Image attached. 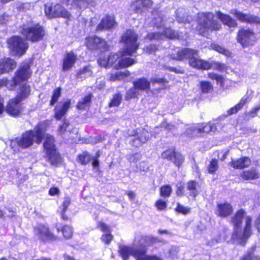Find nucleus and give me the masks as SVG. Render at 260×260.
Segmentation results:
<instances>
[{
	"mask_svg": "<svg viewBox=\"0 0 260 260\" xmlns=\"http://www.w3.org/2000/svg\"><path fill=\"white\" fill-rule=\"evenodd\" d=\"M31 75L29 66L28 63H22L15 73L12 80L4 79L1 81V85H5L8 88L12 90L14 87L22 81L28 80Z\"/></svg>",
	"mask_w": 260,
	"mask_h": 260,
	"instance_id": "nucleus-6",
	"label": "nucleus"
},
{
	"mask_svg": "<svg viewBox=\"0 0 260 260\" xmlns=\"http://www.w3.org/2000/svg\"><path fill=\"white\" fill-rule=\"evenodd\" d=\"M178 252V248L177 247H172L169 250V256L174 258L177 256Z\"/></svg>",
	"mask_w": 260,
	"mask_h": 260,
	"instance_id": "nucleus-63",
	"label": "nucleus"
},
{
	"mask_svg": "<svg viewBox=\"0 0 260 260\" xmlns=\"http://www.w3.org/2000/svg\"><path fill=\"white\" fill-rule=\"evenodd\" d=\"M134 86L139 91H147L150 89V82L146 78H142L137 79L133 82Z\"/></svg>",
	"mask_w": 260,
	"mask_h": 260,
	"instance_id": "nucleus-27",
	"label": "nucleus"
},
{
	"mask_svg": "<svg viewBox=\"0 0 260 260\" xmlns=\"http://www.w3.org/2000/svg\"><path fill=\"white\" fill-rule=\"evenodd\" d=\"M170 57L173 59L179 61L183 60L184 59H188L190 66L203 70L213 69L219 71H223L227 68L226 64L219 61H214L210 62L199 58L198 51L189 48L178 49L176 53L171 54Z\"/></svg>",
	"mask_w": 260,
	"mask_h": 260,
	"instance_id": "nucleus-1",
	"label": "nucleus"
},
{
	"mask_svg": "<svg viewBox=\"0 0 260 260\" xmlns=\"http://www.w3.org/2000/svg\"><path fill=\"white\" fill-rule=\"evenodd\" d=\"M99 41L100 38L96 36H92L86 39L85 44L89 49L93 50L96 49Z\"/></svg>",
	"mask_w": 260,
	"mask_h": 260,
	"instance_id": "nucleus-36",
	"label": "nucleus"
},
{
	"mask_svg": "<svg viewBox=\"0 0 260 260\" xmlns=\"http://www.w3.org/2000/svg\"><path fill=\"white\" fill-rule=\"evenodd\" d=\"M144 50L146 52L151 54L157 50V47L155 45L150 44L145 47Z\"/></svg>",
	"mask_w": 260,
	"mask_h": 260,
	"instance_id": "nucleus-62",
	"label": "nucleus"
},
{
	"mask_svg": "<svg viewBox=\"0 0 260 260\" xmlns=\"http://www.w3.org/2000/svg\"><path fill=\"white\" fill-rule=\"evenodd\" d=\"M197 22V30L202 35H204L209 29L217 30L221 27V24L217 20L216 17L211 12L199 13Z\"/></svg>",
	"mask_w": 260,
	"mask_h": 260,
	"instance_id": "nucleus-5",
	"label": "nucleus"
},
{
	"mask_svg": "<svg viewBox=\"0 0 260 260\" xmlns=\"http://www.w3.org/2000/svg\"><path fill=\"white\" fill-rule=\"evenodd\" d=\"M92 74L91 67L90 66H86L82 69H81L77 74V77L79 78H85L87 76H90Z\"/></svg>",
	"mask_w": 260,
	"mask_h": 260,
	"instance_id": "nucleus-42",
	"label": "nucleus"
},
{
	"mask_svg": "<svg viewBox=\"0 0 260 260\" xmlns=\"http://www.w3.org/2000/svg\"><path fill=\"white\" fill-rule=\"evenodd\" d=\"M245 211L239 210L232 218V222L234 226L232 239L240 244L244 245L251 234V218L244 217Z\"/></svg>",
	"mask_w": 260,
	"mask_h": 260,
	"instance_id": "nucleus-2",
	"label": "nucleus"
},
{
	"mask_svg": "<svg viewBox=\"0 0 260 260\" xmlns=\"http://www.w3.org/2000/svg\"><path fill=\"white\" fill-rule=\"evenodd\" d=\"M96 49L107 50L108 49V45L104 40L100 38V41L98 44Z\"/></svg>",
	"mask_w": 260,
	"mask_h": 260,
	"instance_id": "nucleus-59",
	"label": "nucleus"
},
{
	"mask_svg": "<svg viewBox=\"0 0 260 260\" xmlns=\"http://www.w3.org/2000/svg\"><path fill=\"white\" fill-rule=\"evenodd\" d=\"M45 13L49 18L63 17L69 19L71 16L70 12L58 4L49 6L46 5Z\"/></svg>",
	"mask_w": 260,
	"mask_h": 260,
	"instance_id": "nucleus-11",
	"label": "nucleus"
},
{
	"mask_svg": "<svg viewBox=\"0 0 260 260\" xmlns=\"http://www.w3.org/2000/svg\"><path fill=\"white\" fill-rule=\"evenodd\" d=\"M154 25L157 27H160L165 24L166 17L158 16L157 17H154Z\"/></svg>",
	"mask_w": 260,
	"mask_h": 260,
	"instance_id": "nucleus-56",
	"label": "nucleus"
},
{
	"mask_svg": "<svg viewBox=\"0 0 260 260\" xmlns=\"http://www.w3.org/2000/svg\"><path fill=\"white\" fill-rule=\"evenodd\" d=\"M77 59V56L72 51L67 53L64 56L62 63L63 71L71 70Z\"/></svg>",
	"mask_w": 260,
	"mask_h": 260,
	"instance_id": "nucleus-22",
	"label": "nucleus"
},
{
	"mask_svg": "<svg viewBox=\"0 0 260 260\" xmlns=\"http://www.w3.org/2000/svg\"><path fill=\"white\" fill-rule=\"evenodd\" d=\"M48 123L43 121L39 123L34 130L25 132L21 137L17 138L16 141H12L11 146L12 147L15 143L22 148H28L33 145L34 143L40 144L42 142L44 132L46 131Z\"/></svg>",
	"mask_w": 260,
	"mask_h": 260,
	"instance_id": "nucleus-4",
	"label": "nucleus"
},
{
	"mask_svg": "<svg viewBox=\"0 0 260 260\" xmlns=\"http://www.w3.org/2000/svg\"><path fill=\"white\" fill-rule=\"evenodd\" d=\"M118 251L123 260H128L129 255L133 256L136 260H162L155 255L147 254V246L141 240H135L131 247L120 245Z\"/></svg>",
	"mask_w": 260,
	"mask_h": 260,
	"instance_id": "nucleus-3",
	"label": "nucleus"
},
{
	"mask_svg": "<svg viewBox=\"0 0 260 260\" xmlns=\"http://www.w3.org/2000/svg\"><path fill=\"white\" fill-rule=\"evenodd\" d=\"M155 206L159 210H162L166 208V202L162 200H159L155 203Z\"/></svg>",
	"mask_w": 260,
	"mask_h": 260,
	"instance_id": "nucleus-61",
	"label": "nucleus"
},
{
	"mask_svg": "<svg viewBox=\"0 0 260 260\" xmlns=\"http://www.w3.org/2000/svg\"><path fill=\"white\" fill-rule=\"evenodd\" d=\"M120 52L119 53L112 54L111 53L109 56H108V59L109 61V65L110 67L112 66H115L116 64V61L118 60H120Z\"/></svg>",
	"mask_w": 260,
	"mask_h": 260,
	"instance_id": "nucleus-47",
	"label": "nucleus"
},
{
	"mask_svg": "<svg viewBox=\"0 0 260 260\" xmlns=\"http://www.w3.org/2000/svg\"><path fill=\"white\" fill-rule=\"evenodd\" d=\"M71 100H67L64 101L61 106L58 105L54 109V117L57 120H60L66 114L70 109Z\"/></svg>",
	"mask_w": 260,
	"mask_h": 260,
	"instance_id": "nucleus-20",
	"label": "nucleus"
},
{
	"mask_svg": "<svg viewBox=\"0 0 260 260\" xmlns=\"http://www.w3.org/2000/svg\"><path fill=\"white\" fill-rule=\"evenodd\" d=\"M141 157L142 155L140 153H131L127 155V159L130 163L136 164Z\"/></svg>",
	"mask_w": 260,
	"mask_h": 260,
	"instance_id": "nucleus-49",
	"label": "nucleus"
},
{
	"mask_svg": "<svg viewBox=\"0 0 260 260\" xmlns=\"http://www.w3.org/2000/svg\"><path fill=\"white\" fill-rule=\"evenodd\" d=\"M175 152H176L173 149H168L162 153L161 157L164 159H167L172 161L173 160Z\"/></svg>",
	"mask_w": 260,
	"mask_h": 260,
	"instance_id": "nucleus-52",
	"label": "nucleus"
},
{
	"mask_svg": "<svg viewBox=\"0 0 260 260\" xmlns=\"http://www.w3.org/2000/svg\"><path fill=\"white\" fill-rule=\"evenodd\" d=\"M120 59L118 61L117 63L115 64L114 68L118 69L119 68H127L136 62V61L135 59L129 57H125V55H128L126 52H123V50L120 52Z\"/></svg>",
	"mask_w": 260,
	"mask_h": 260,
	"instance_id": "nucleus-21",
	"label": "nucleus"
},
{
	"mask_svg": "<svg viewBox=\"0 0 260 260\" xmlns=\"http://www.w3.org/2000/svg\"><path fill=\"white\" fill-rule=\"evenodd\" d=\"M176 211L179 213L187 214L190 213V208L184 206L180 204H178L176 208Z\"/></svg>",
	"mask_w": 260,
	"mask_h": 260,
	"instance_id": "nucleus-58",
	"label": "nucleus"
},
{
	"mask_svg": "<svg viewBox=\"0 0 260 260\" xmlns=\"http://www.w3.org/2000/svg\"><path fill=\"white\" fill-rule=\"evenodd\" d=\"M240 260H260V257L254 254L253 249H251L248 251L246 254L243 255Z\"/></svg>",
	"mask_w": 260,
	"mask_h": 260,
	"instance_id": "nucleus-46",
	"label": "nucleus"
},
{
	"mask_svg": "<svg viewBox=\"0 0 260 260\" xmlns=\"http://www.w3.org/2000/svg\"><path fill=\"white\" fill-rule=\"evenodd\" d=\"M91 157L87 152H83L78 155V161L82 165H86L91 159Z\"/></svg>",
	"mask_w": 260,
	"mask_h": 260,
	"instance_id": "nucleus-40",
	"label": "nucleus"
},
{
	"mask_svg": "<svg viewBox=\"0 0 260 260\" xmlns=\"http://www.w3.org/2000/svg\"><path fill=\"white\" fill-rule=\"evenodd\" d=\"M197 183L193 180L188 181L186 184V188L189 191L190 196L196 197L198 194V191L197 189Z\"/></svg>",
	"mask_w": 260,
	"mask_h": 260,
	"instance_id": "nucleus-37",
	"label": "nucleus"
},
{
	"mask_svg": "<svg viewBox=\"0 0 260 260\" xmlns=\"http://www.w3.org/2000/svg\"><path fill=\"white\" fill-rule=\"evenodd\" d=\"M231 13L234 15L240 21L249 23H260V17L256 16L244 14L237 10H232Z\"/></svg>",
	"mask_w": 260,
	"mask_h": 260,
	"instance_id": "nucleus-16",
	"label": "nucleus"
},
{
	"mask_svg": "<svg viewBox=\"0 0 260 260\" xmlns=\"http://www.w3.org/2000/svg\"><path fill=\"white\" fill-rule=\"evenodd\" d=\"M19 103L20 101L16 98L11 100L7 107V112L13 116H18L21 111Z\"/></svg>",
	"mask_w": 260,
	"mask_h": 260,
	"instance_id": "nucleus-24",
	"label": "nucleus"
},
{
	"mask_svg": "<svg viewBox=\"0 0 260 260\" xmlns=\"http://www.w3.org/2000/svg\"><path fill=\"white\" fill-rule=\"evenodd\" d=\"M217 17L224 24L230 27H235L237 25L236 21L229 15L224 14L219 12L217 13Z\"/></svg>",
	"mask_w": 260,
	"mask_h": 260,
	"instance_id": "nucleus-28",
	"label": "nucleus"
},
{
	"mask_svg": "<svg viewBox=\"0 0 260 260\" xmlns=\"http://www.w3.org/2000/svg\"><path fill=\"white\" fill-rule=\"evenodd\" d=\"M172 161H173L175 166L179 167L184 161V157L180 153L175 152Z\"/></svg>",
	"mask_w": 260,
	"mask_h": 260,
	"instance_id": "nucleus-50",
	"label": "nucleus"
},
{
	"mask_svg": "<svg viewBox=\"0 0 260 260\" xmlns=\"http://www.w3.org/2000/svg\"><path fill=\"white\" fill-rule=\"evenodd\" d=\"M62 3L71 9L84 10L88 6H94L95 3L94 0H61Z\"/></svg>",
	"mask_w": 260,
	"mask_h": 260,
	"instance_id": "nucleus-14",
	"label": "nucleus"
},
{
	"mask_svg": "<svg viewBox=\"0 0 260 260\" xmlns=\"http://www.w3.org/2000/svg\"><path fill=\"white\" fill-rule=\"evenodd\" d=\"M30 90L29 86L27 85L24 84L20 89L17 97L16 98L20 102L26 98L30 94Z\"/></svg>",
	"mask_w": 260,
	"mask_h": 260,
	"instance_id": "nucleus-33",
	"label": "nucleus"
},
{
	"mask_svg": "<svg viewBox=\"0 0 260 260\" xmlns=\"http://www.w3.org/2000/svg\"><path fill=\"white\" fill-rule=\"evenodd\" d=\"M127 135L129 137H134L131 140L130 144L135 147L141 146L149 139V134L145 129H128Z\"/></svg>",
	"mask_w": 260,
	"mask_h": 260,
	"instance_id": "nucleus-10",
	"label": "nucleus"
},
{
	"mask_svg": "<svg viewBox=\"0 0 260 260\" xmlns=\"http://www.w3.org/2000/svg\"><path fill=\"white\" fill-rule=\"evenodd\" d=\"M57 133L59 135L62 136H65L69 133L70 138L73 139L75 138L74 136L78 134V130L76 127H73L68 120L65 119L63 120V123L59 125Z\"/></svg>",
	"mask_w": 260,
	"mask_h": 260,
	"instance_id": "nucleus-15",
	"label": "nucleus"
},
{
	"mask_svg": "<svg viewBox=\"0 0 260 260\" xmlns=\"http://www.w3.org/2000/svg\"><path fill=\"white\" fill-rule=\"evenodd\" d=\"M8 47L12 53L22 55L28 48L26 41L19 36H13L7 41Z\"/></svg>",
	"mask_w": 260,
	"mask_h": 260,
	"instance_id": "nucleus-9",
	"label": "nucleus"
},
{
	"mask_svg": "<svg viewBox=\"0 0 260 260\" xmlns=\"http://www.w3.org/2000/svg\"><path fill=\"white\" fill-rule=\"evenodd\" d=\"M233 207L231 204L224 203L218 204L216 207V213L221 217H225L233 212Z\"/></svg>",
	"mask_w": 260,
	"mask_h": 260,
	"instance_id": "nucleus-23",
	"label": "nucleus"
},
{
	"mask_svg": "<svg viewBox=\"0 0 260 260\" xmlns=\"http://www.w3.org/2000/svg\"><path fill=\"white\" fill-rule=\"evenodd\" d=\"M208 76L211 79L216 80L217 84L222 85L223 83L224 78L221 75H217L214 73H208Z\"/></svg>",
	"mask_w": 260,
	"mask_h": 260,
	"instance_id": "nucleus-53",
	"label": "nucleus"
},
{
	"mask_svg": "<svg viewBox=\"0 0 260 260\" xmlns=\"http://www.w3.org/2000/svg\"><path fill=\"white\" fill-rule=\"evenodd\" d=\"M142 3V0H136L132 3L131 8L136 13L141 12L143 8Z\"/></svg>",
	"mask_w": 260,
	"mask_h": 260,
	"instance_id": "nucleus-48",
	"label": "nucleus"
},
{
	"mask_svg": "<svg viewBox=\"0 0 260 260\" xmlns=\"http://www.w3.org/2000/svg\"><path fill=\"white\" fill-rule=\"evenodd\" d=\"M237 40L243 46H246L254 42L256 37L251 30L242 29L238 32Z\"/></svg>",
	"mask_w": 260,
	"mask_h": 260,
	"instance_id": "nucleus-13",
	"label": "nucleus"
},
{
	"mask_svg": "<svg viewBox=\"0 0 260 260\" xmlns=\"http://www.w3.org/2000/svg\"><path fill=\"white\" fill-rule=\"evenodd\" d=\"M241 177L245 180L256 179L259 178V173L255 169L244 171Z\"/></svg>",
	"mask_w": 260,
	"mask_h": 260,
	"instance_id": "nucleus-34",
	"label": "nucleus"
},
{
	"mask_svg": "<svg viewBox=\"0 0 260 260\" xmlns=\"http://www.w3.org/2000/svg\"><path fill=\"white\" fill-rule=\"evenodd\" d=\"M172 192V188L169 185H165L160 188V194L163 197H168Z\"/></svg>",
	"mask_w": 260,
	"mask_h": 260,
	"instance_id": "nucleus-57",
	"label": "nucleus"
},
{
	"mask_svg": "<svg viewBox=\"0 0 260 260\" xmlns=\"http://www.w3.org/2000/svg\"><path fill=\"white\" fill-rule=\"evenodd\" d=\"M19 31L27 40L32 42H37L42 40L45 35V30L39 24L23 25Z\"/></svg>",
	"mask_w": 260,
	"mask_h": 260,
	"instance_id": "nucleus-7",
	"label": "nucleus"
},
{
	"mask_svg": "<svg viewBox=\"0 0 260 260\" xmlns=\"http://www.w3.org/2000/svg\"><path fill=\"white\" fill-rule=\"evenodd\" d=\"M130 75V72L128 71L125 72H117L113 75H111L110 77V80L111 81H115L116 80H121L124 78Z\"/></svg>",
	"mask_w": 260,
	"mask_h": 260,
	"instance_id": "nucleus-39",
	"label": "nucleus"
},
{
	"mask_svg": "<svg viewBox=\"0 0 260 260\" xmlns=\"http://www.w3.org/2000/svg\"><path fill=\"white\" fill-rule=\"evenodd\" d=\"M16 66V62L9 57L0 59V75L12 71Z\"/></svg>",
	"mask_w": 260,
	"mask_h": 260,
	"instance_id": "nucleus-19",
	"label": "nucleus"
},
{
	"mask_svg": "<svg viewBox=\"0 0 260 260\" xmlns=\"http://www.w3.org/2000/svg\"><path fill=\"white\" fill-rule=\"evenodd\" d=\"M249 100L248 96H244L241 100L240 102L234 107L231 108L229 111L228 113L232 115L237 113Z\"/></svg>",
	"mask_w": 260,
	"mask_h": 260,
	"instance_id": "nucleus-32",
	"label": "nucleus"
},
{
	"mask_svg": "<svg viewBox=\"0 0 260 260\" xmlns=\"http://www.w3.org/2000/svg\"><path fill=\"white\" fill-rule=\"evenodd\" d=\"M117 26L115 18L112 16L107 15L103 18L100 23L97 26V31L104 30H110L114 28Z\"/></svg>",
	"mask_w": 260,
	"mask_h": 260,
	"instance_id": "nucleus-17",
	"label": "nucleus"
},
{
	"mask_svg": "<svg viewBox=\"0 0 260 260\" xmlns=\"http://www.w3.org/2000/svg\"><path fill=\"white\" fill-rule=\"evenodd\" d=\"M112 236L110 234L107 233L102 237V240L106 244H109L112 240Z\"/></svg>",
	"mask_w": 260,
	"mask_h": 260,
	"instance_id": "nucleus-64",
	"label": "nucleus"
},
{
	"mask_svg": "<svg viewBox=\"0 0 260 260\" xmlns=\"http://www.w3.org/2000/svg\"><path fill=\"white\" fill-rule=\"evenodd\" d=\"M187 12L185 9L183 8H179L176 10V19L179 23L186 22L190 23L191 17L187 16Z\"/></svg>",
	"mask_w": 260,
	"mask_h": 260,
	"instance_id": "nucleus-29",
	"label": "nucleus"
},
{
	"mask_svg": "<svg viewBox=\"0 0 260 260\" xmlns=\"http://www.w3.org/2000/svg\"><path fill=\"white\" fill-rule=\"evenodd\" d=\"M249 100L248 96H244L241 100L240 102L234 107L231 108L229 111L228 113L232 115L237 113Z\"/></svg>",
	"mask_w": 260,
	"mask_h": 260,
	"instance_id": "nucleus-31",
	"label": "nucleus"
},
{
	"mask_svg": "<svg viewBox=\"0 0 260 260\" xmlns=\"http://www.w3.org/2000/svg\"><path fill=\"white\" fill-rule=\"evenodd\" d=\"M140 94V92L135 86L129 89L126 93L125 99L126 100H129L133 98H136Z\"/></svg>",
	"mask_w": 260,
	"mask_h": 260,
	"instance_id": "nucleus-43",
	"label": "nucleus"
},
{
	"mask_svg": "<svg viewBox=\"0 0 260 260\" xmlns=\"http://www.w3.org/2000/svg\"><path fill=\"white\" fill-rule=\"evenodd\" d=\"M251 164V160L248 157H243L237 159H232L229 165L236 169H243L249 167Z\"/></svg>",
	"mask_w": 260,
	"mask_h": 260,
	"instance_id": "nucleus-25",
	"label": "nucleus"
},
{
	"mask_svg": "<svg viewBox=\"0 0 260 260\" xmlns=\"http://www.w3.org/2000/svg\"><path fill=\"white\" fill-rule=\"evenodd\" d=\"M62 234L66 239H70L73 235L72 228L68 225H65L62 229Z\"/></svg>",
	"mask_w": 260,
	"mask_h": 260,
	"instance_id": "nucleus-55",
	"label": "nucleus"
},
{
	"mask_svg": "<svg viewBox=\"0 0 260 260\" xmlns=\"http://www.w3.org/2000/svg\"><path fill=\"white\" fill-rule=\"evenodd\" d=\"M166 37L170 39L178 38L180 39L181 38L177 32L170 28H165L162 33L160 32L149 33L145 38L152 40L162 39Z\"/></svg>",
	"mask_w": 260,
	"mask_h": 260,
	"instance_id": "nucleus-12",
	"label": "nucleus"
},
{
	"mask_svg": "<svg viewBox=\"0 0 260 260\" xmlns=\"http://www.w3.org/2000/svg\"><path fill=\"white\" fill-rule=\"evenodd\" d=\"M61 95V88L58 87L56 88L54 91L52 96L51 100L50 101V105H53L55 103L57 102L58 98Z\"/></svg>",
	"mask_w": 260,
	"mask_h": 260,
	"instance_id": "nucleus-54",
	"label": "nucleus"
},
{
	"mask_svg": "<svg viewBox=\"0 0 260 260\" xmlns=\"http://www.w3.org/2000/svg\"><path fill=\"white\" fill-rule=\"evenodd\" d=\"M45 138V140L44 143V148L46 151V152H52L53 150H56L55 146L54 144V139L53 136L45 134L44 132V136L43 139Z\"/></svg>",
	"mask_w": 260,
	"mask_h": 260,
	"instance_id": "nucleus-26",
	"label": "nucleus"
},
{
	"mask_svg": "<svg viewBox=\"0 0 260 260\" xmlns=\"http://www.w3.org/2000/svg\"><path fill=\"white\" fill-rule=\"evenodd\" d=\"M202 125L194 124L187 128L186 134L191 137H200L202 135Z\"/></svg>",
	"mask_w": 260,
	"mask_h": 260,
	"instance_id": "nucleus-30",
	"label": "nucleus"
},
{
	"mask_svg": "<svg viewBox=\"0 0 260 260\" xmlns=\"http://www.w3.org/2000/svg\"><path fill=\"white\" fill-rule=\"evenodd\" d=\"M211 48L217 52L222 54L226 56H230L231 54V52L224 48L223 47H222L218 44H212L210 46Z\"/></svg>",
	"mask_w": 260,
	"mask_h": 260,
	"instance_id": "nucleus-38",
	"label": "nucleus"
},
{
	"mask_svg": "<svg viewBox=\"0 0 260 260\" xmlns=\"http://www.w3.org/2000/svg\"><path fill=\"white\" fill-rule=\"evenodd\" d=\"M218 169V160L213 158L212 159L208 166L207 170L210 174H214Z\"/></svg>",
	"mask_w": 260,
	"mask_h": 260,
	"instance_id": "nucleus-45",
	"label": "nucleus"
},
{
	"mask_svg": "<svg viewBox=\"0 0 260 260\" xmlns=\"http://www.w3.org/2000/svg\"><path fill=\"white\" fill-rule=\"evenodd\" d=\"M138 36L133 30L128 29L122 35L121 42L124 44L122 49L129 55L136 51L139 44L137 43Z\"/></svg>",
	"mask_w": 260,
	"mask_h": 260,
	"instance_id": "nucleus-8",
	"label": "nucleus"
},
{
	"mask_svg": "<svg viewBox=\"0 0 260 260\" xmlns=\"http://www.w3.org/2000/svg\"><path fill=\"white\" fill-rule=\"evenodd\" d=\"M47 156L51 164L56 165L60 161V156L56 150H53L52 152H46Z\"/></svg>",
	"mask_w": 260,
	"mask_h": 260,
	"instance_id": "nucleus-35",
	"label": "nucleus"
},
{
	"mask_svg": "<svg viewBox=\"0 0 260 260\" xmlns=\"http://www.w3.org/2000/svg\"><path fill=\"white\" fill-rule=\"evenodd\" d=\"M98 64L101 67H103L106 68L110 67L109 65L108 57H100L98 60Z\"/></svg>",
	"mask_w": 260,
	"mask_h": 260,
	"instance_id": "nucleus-60",
	"label": "nucleus"
},
{
	"mask_svg": "<svg viewBox=\"0 0 260 260\" xmlns=\"http://www.w3.org/2000/svg\"><path fill=\"white\" fill-rule=\"evenodd\" d=\"M35 234L40 240L44 241L56 239L55 236L49 231V229L42 225L35 228Z\"/></svg>",
	"mask_w": 260,
	"mask_h": 260,
	"instance_id": "nucleus-18",
	"label": "nucleus"
},
{
	"mask_svg": "<svg viewBox=\"0 0 260 260\" xmlns=\"http://www.w3.org/2000/svg\"><path fill=\"white\" fill-rule=\"evenodd\" d=\"M121 100L122 95L119 93H116L113 95L111 101L109 104V106L110 107H117L120 104Z\"/></svg>",
	"mask_w": 260,
	"mask_h": 260,
	"instance_id": "nucleus-44",
	"label": "nucleus"
},
{
	"mask_svg": "<svg viewBox=\"0 0 260 260\" xmlns=\"http://www.w3.org/2000/svg\"><path fill=\"white\" fill-rule=\"evenodd\" d=\"M91 101V94L86 96L82 100L79 101L77 105L78 109L82 110L88 106Z\"/></svg>",
	"mask_w": 260,
	"mask_h": 260,
	"instance_id": "nucleus-41",
	"label": "nucleus"
},
{
	"mask_svg": "<svg viewBox=\"0 0 260 260\" xmlns=\"http://www.w3.org/2000/svg\"><path fill=\"white\" fill-rule=\"evenodd\" d=\"M201 89L203 92L208 93L213 89L212 85L207 81H202L200 84Z\"/></svg>",
	"mask_w": 260,
	"mask_h": 260,
	"instance_id": "nucleus-51",
	"label": "nucleus"
}]
</instances>
